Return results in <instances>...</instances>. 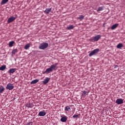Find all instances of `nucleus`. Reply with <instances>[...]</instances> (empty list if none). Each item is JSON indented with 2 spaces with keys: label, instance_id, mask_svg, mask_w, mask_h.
<instances>
[{
  "label": "nucleus",
  "instance_id": "f257e3e1",
  "mask_svg": "<svg viewBox=\"0 0 125 125\" xmlns=\"http://www.w3.org/2000/svg\"><path fill=\"white\" fill-rule=\"evenodd\" d=\"M47 47H48V43L46 42L42 43L39 45V49H41L42 50L45 49V48H47Z\"/></svg>",
  "mask_w": 125,
  "mask_h": 125
},
{
  "label": "nucleus",
  "instance_id": "f03ea898",
  "mask_svg": "<svg viewBox=\"0 0 125 125\" xmlns=\"http://www.w3.org/2000/svg\"><path fill=\"white\" fill-rule=\"evenodd\" d=\"M99 52V49L97 48L93 51H91V52L89 54V56L91 57V56H93V55H95V54H97V53H98Z\"/></svg>",
  "mask_w": 125,
  "mask_h": 125
},
{
  "label": "nucleus",
  "instance_id": "7ed1b4c3",
  "mask_svg": "<svg viewBox=\"0 0 125 125\" xmlns=\"http://www.w3.org/2000/svg\"><path fill=\"white\" fill-rule=\"evenodd\" d=\"M101 39V35H98L94 37H92L91 41L93 42H98V41H99V40H100Z\"/></svg>",
  "mask_w": 125,
  "mask_h": 125
},
{
  "label": "nucleus",
  "instance_id": "20e7f679",
  "mask_svg": "<svg viewBox=\"0 0 125 125\" xmlns=\"http://www.w3.org/2000/svg\"><path fill=\"white\" fill-rule=\"evenodd\" d=\"M6 88L9 90H12V89L14 88V85H13V84L11 83H9L7 84Z\"/></svg>",
  "mask_w": 125,
  "mask_h": 125
},
{
  "label": "nucleus",
  "instance_id": "39448f33",
  "mask_svg": "<svg viewBox=\"0 0 125 125\" xmlns=\"http://www.w3.org/2000/svg\"><path fill=\"white\" fill-rule=\"evenodd\" d=\"M116 103L118 105L124 104V100L123 99H118L116 101Z\"/></svg>",
  "mask_w": 125,
  "mask_h": 125
},
{
  "label": "nucleus",
  "instance_id": "423d86ee",
  "mask_svg": "<svg viewBox=\"0 0 125 125\" xmlns=\"http://www.w3.org/2000/svg\"><path fill=\"white\" fill-rule=\"evenodd\" d=\"M61 117H62V118L60 120L61 122H62V123H66V122H67V120H68L67 116H64L62 117V116H61Z\"/></svg>",
  "mask_w": 125,
  "mask_h": 125
},
{
  "label": "nucleus",
  "instance_id": "0eeeda50",
  "mask_svg": "<svg viewBox=\"0 0 125 125\" xmlns=\"http://www.w3.org/2000/svg\"><path fill=\"white\" fill-rule=\"evenodd\" d=\"M15 19H16V17H12L11 18H9L8 19L7 22L11 23V22H13V21H14V20H15Z\"/></svg>",
  "mask_w": 125,
  "mask_h": 125
},
{
  "label": "nucleus",
  "instance_id": "6e6552de",
  "mask_svg": "<svg viewBox=\"0 0 125 125\" xmlns=\"http://www.w3.org/2000/svg\"><path fill=\"white\" fill-rule=\"evenodd\" d=\"M50 81V78L46 77L44 81H42V83L43 84H46L48 83V82Z\"/></svg>",
  "mask_w": 125,
  "mask_h": 125
},
{
  "label": "nucleus",
  "instance_id": "1a4fd4ad",
  "mask_svg": "<svg viewBox=\"0 0 125 125\" xmlns=\"http://www.w3.org/2000/svg\"><path fill=\"white\" fill-rule=\"evenodd\" d=\"M15 71H16V68H11L9 71H8V73L10 75H11V74H13V73H15Z\"/></svg>",
  "mask_w": 125,
  "mask_h": 125
},
{
  "label": "nucleus",
  "instance_id": "9d476101",
  "mask_svg": "<svg viewBox=\"0 0 125 125\" xmlns=\"http://www.w3.org/2000/svg\"><path fill=\"white\" fill-rule=\"evenodd\" d=\"M51 8H47L44 11V13L45 14H49V13H50L51 12Z\"/></svg>",
  "mask_w": 125,
  "mask_h": 125
},
{
  "label": "nucleus",
  "instance_id": "9b49d317",
  "mask_svg": "<svg viewBox=\"0 0 125 125\" xmlns=\"http://www.w3.org/2000/svg\"><path fill=\"white\" fill-rule=\"evenodd\" d=\"M45 115H46V113L44 111H40L38 114V116H40V117H44Z\"/></svg>",
  "mask_w": 125,
  "mask_h": 125
},
{
  "label": "nucleus",
  "instance_id": "f8f14e48",
  "mask_svg": "<svg viewBox=\"0 0 125 125\" xmlns=\"http://www.w3.org/2000/svg\"><path fill=\"white\" fill-rule=\"evenodd\" d=\"M118 26H119V24L116 23L115 24H113L111 26V30H115V29H116V28H117V27H118Z\"/></svg>",
  "mask_w": 125,
  "mask_h": 125
},
{
  "label": "nucleus",
  "instance_id": "ddd939ff",
  "mask_svg": "<svg viewBox=\"0 0 125 125\" xmlns=\"http://www.w3.org/2000/svg\"><path fill=\"white\" fill-rule=\"evenodd\" d=\"M75 28V26L73 25H69L66 27V30H73Z\"/></svg>",
  "mask_w": 125,
  "mask_h": 125
},
{
  "label": "nucleus",
  "instance_id": "4468645a",
  "mask_svg": "<svg viewBox=\"0 0 125 125\" xmlns=\"http://www.w3.org/2000/svg\"><path fill=\"white\" fill-rule=\"evenodd\" d=\"M39 79H35L31 82V84H35L37 83H39Z\"/></svg>",
  "mask_w": 125,
  "mask_h": 125
},
{
  "label": "nucleus",
  "instance_id": "2eb2a0df",
  "mask_svg": "<svg viewBox=\"0 0 125 125\" xmlns=\"http://www.w3.org/2000/svg\"><path fill=\"white\" fill-rule=\"evenodd\" d=\"M4 87H3L2 85H0V94L4 91Z\"/></svg>",
  "mask_w": 125,
  "mask_h": 125
},
{
  "label": "nucleus",
  "instance_id": "dca6fc26",
  "mask_svg": "<svg viewBox=\"0 0 125 125\" xmlns=\"http://www.w3.org/2000/svg\"><path fill=\"white\" fill-rule=\"evenodd\" d=\"M124 46V45L122 43H119L117 45V48H118L119 49H121L122 47Z\"/></svg>",
  "mask_w": 125,
  "mask_h": 125
},
{
  "label": "nucleus",
  "instance_id": "f3484780",
  "mask_svg": "<svg viewBox=\"0 0 125 125\" xmlns=\"http://www.w3.org/2000/svg\"><path fill=\"white\" fill-rule=\"evenodd\" d=\"M51 72H52V69L50 68H47L46 70L45 71V73H46V74H49Z\"/></svg>",
  "mask_w": 125,
  "mask_h": 125
},
{
  "label": "nucleus",
  "instance_id": "a211bd4d",
  "mask_svg": "<svg viewBox=\"0 0 125 125\" xmlns=\"http://www.w3.org/2000/svg\"><path fill=\"white\" fill-rule=\"evenodd\" d=\"M14 43H15V42L14 41L10 42L9 43V47H12Z\"/></svg>",
  "mask_w": 125,
  "mask_h": 125
},
{
  "label": "nucleus",
  "instance_id": "6ab92c4d",
  "mask_svg": "<svg viewBox=\"0 0 125 125\" xmlns=\"http://www.w3.org/2000/svg\"><path fill=\"white\" fill-rule=\"evenodd\" d=\"M6 69V65H3L0 67V71H4V69Z\"/></svg>",
  "mask_w": 125,
  "mask_h": 125
},
{
  "label": "nucleus",
  "instance_id": "aec40b11",
  "mask_svg": "<svg viewBox=\"0 0 125 125\" xmlns=\"http://www.w3.org/2000/svg\"><path fill=\"white\" fill-rule=\"evenodd\" d=\"M6 2H8V0H2L1 2V5H3L5 4Z\"/></svg>",
  "mask_w": 125,
  "mask_h": 125
},
{
  "label": "nucleus",
  "instance_id": "412c9836",
  "mask_svg": "<svg viewBox=\"0 0 125 125\" xmlns=\"http://www.w3.org/2000/svg\"><path fill=\"white\" fill-rule=\"evenodd\" d=\"M84 18V16L81 15L79 16V17L77 18V19H79L80 21H82Z\"/></svg>",
  "mask_w": 125,
  "mask_h": 125
},
{
  "label": "nucleus",
  "instance_id": "4be33fe9",
  "mask_svg": "<svg viewBox=\"0 0 125 125\" xmlns=\"http://www.w3.org/2000/svg\"><path fill=\"white\" fill-rule=\"evenodd\" d=\"M30 43H28L26 45H25L24 46V49H29L30 48Z\"/></svg>",
  "mask_w": 125,
  "mask_h": 125
},
{
  "label": "nucleus",
  "instance_id": "5701e85b",
  "mask_svg": "<svg viewBox=\"0 0 125 125\" xmlns=\"http://www.w3.org/2000/svg\"><path fill=\"white\" fill-rule=\"evenodd\" d=\"M103 8H104V7L102 6V7H99L98 9L97 10V11H102L103 10Z\"/></svg>",
  "mask_w": 125,
  "mask_h": 125
},
{
  "label": "nucleus",
  "instance_id": "b1692460",
  "mask_svg": "<svg viewBox=\"0 0 125 125\" xmlns=\"http://www.w3.org/2000/svg\"><path fill=\"white\" fill-rule=\"evenodd\" d=\"M50 68L52 69V71H53V70H55V69H56V65H54V64L51 65Z\"/></svg>",
  "mask_w": 125,
  "mask_h": 125
},
{
  "label": "nucleus",
  "instance_id": "393cba45",
  "mask_svg": "<svg viewBox=\"0 0 125 125\" xmlns=\"http://www.w3.org/2000/svg\"><path fill=\"white\" fill-rule=\"evenodd\" d=\"M18 52V50H17V49H15L12 51V54H15V53H17Z\"/></svg>",
  "mask_w": 125,
  "mask_h": 125
},
{
  "label": "nucleus",
  "instance_id": "a878e982",
  "mask_svg": "<svg viewBox=\"0 0 125 125\" xmlns=\"http://www.w3.org/2000/svg\"><path fill=\"white\" fill-rule=\"evenodd\" d=\"M82 92L83 93L82 94L83 96L84 95H87V94H88V93L86 92V91H82Z\"/></svg>",
  "mask_w": 125,
  "mask_h": 125
},
{
  "label": "nucleus",
  "instance_id": "bb28decb",
  "mask_svg": "<svg viewBox=\"0 0 125 125\" xmlns=\"http://www.w3.org/2000/svg\"><path fill=\"white\" fill-rule=\"evenodd\" d=\"M69 110H71V108L69 106H67L65 108V111H69Z\"/></svg>",
  "mask_w": 125,
  "mask_h": 125
},
{
  "label": "nucleus",
  "instance_id": "cd10ccee",
  "mask_svg": "<svg viewBox=\"0 0 125 125\" xmlns=\"http://www.w3.org/2000/svg\"><path fill=\"white\" fill-rule=\"evenodd\" d=\"M26 107H27V108H33V105L31 104H28L26 105Z\"/></svg>",
  "mask_w": 125,
  "mask_h": 125
},
{
  "label": "nucleus",
  "instance_id": "c85d7f7f",
  "mask_svg": "<svg viewBox=\"0 0 125 125\" xmlns=\"http://www.w3.org/2000/svg\"><path fill=\"white\" fill-rule=\"evenodd\" d=\"M78 117H79V115H74L73 116V118L74 119L76 118H78Z\"/></svg>",
  "mask_w": 125,
  "mask_h": 125
},
{
  "label": "nucleus",
  "instance_id": "c756f323",
  "mask_svg": "<svg viewBox=\"0 0 125 125\" xmlns=\"http://www.w3.org/2000/svg\"><path fill=\"white\" fill-rule=\"evenodd\" d=\"M26 125H33V122H28Z\"/></svg>",
  "mask_w": 125,
  "mask_h": 125
},
{
  "label": "nucleus",
  "instance_id": "7c9ffc66",
  "mask_svg": "<svg viewBox=\"0 0 125 125\" xmlns=\"http://www.w3.org/2000/svg\"><path fill=\"white\" fill-rule=\"evenodd\" d=\"M57 65H58V63H56L54 64H53L54 66H56V68H57L56 66H57Z\"/></svg>",
  "mask_w": 125,
  "mask_h": 125
},
{
  "label": "nucleus",
  "instance_id": "2f4dec72",
  "mask_svg": "<svg viewBox=\"0 0 125 125\" xmlns=\"http://www.w3.org/2000/svg\"><path fill=\"white\" fill-rule=\"evenodd\" d=\"M119 67V66H118L117 65H114V68L116 69V68H118Z\"/></svg>",
  "mask_w": 125,
  "mask_h": 125
}]
</instances>
